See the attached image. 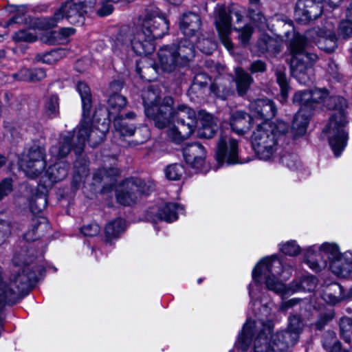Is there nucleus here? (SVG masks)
I'll list each match as a JSON object with an SVG mask.
<instances>
[{
  "label": "nucleus",
  "instance_id": "f257e3e1",
  "mask_svg": "<svg viewBox=\"0 0 352 352\" xmlns=\"http://www.w3.org/2000/svg\"><path fill=\"white\" fill-rule=\"evenodd\" d=\"M328 53L333 52L338 47L337 37L333 30L313 28L305 34H296L289 45L291 74L300 84L308 85L311 82V67L318 57L310 51L311 43Z\"/></svg>",
  "mask_w": 352,
  "mask_h": 352
},
{
  "label": "nucleus",
  "instance_id": "f03ea898",
  "mask_svg": "<svg viewBox=\"0 0 352 352\" xmlns=\"http://www.w3.org/2000/svg\"><path fill=\"white\" fill-rule=\"evenodd\" d=\"M266 320L261 318L258 321L248 320L243 327L242 333L239 337V344L243 351L250 347L253 336V346L251 352H286L296 343V336L289 332L281 331L272 335L270 340L268 336L274 329V322L271 316H267Z\"/></svg>",
  "mask_w": 352,
  "mask_h": 352
},
{
  "label": "nucleus",
  "instance_id": "7ed1b4c3",
  "mask_svg": "<svg viewBox=\"0 0 352 352\" xmlns=\"http://www.w3.org/2000/svg\"><path fill=\"white\" fill-rule=\"evenodd\" d=\"M292 274L289 266H283L282 262L276 256L267 257L261 260L252 271V278L256 282L261 281V277L265 278L266 287L276 294L287 296L294 292L313 291L316 287V279L312 276H303L299 281H294L287 287L278 277L285 280Z\"/></svg>",
  "mask_w": 352,
  "mask_h": 352
},
{
  "label": "nucleus",
  "instance_id": "20e7f679",
  "mask_svg": "<svg viewBox=\"0 0 352 352\" xmlns=\"http://www.w3.org/2000/svg\"><path fill=\"white\" fill-rule=\"evenodd\" d=\"M103 134L97 129L92 127L89 117H83L78 127L76 135L72 132L61 137L58 145L53 146L50 150L52 155L57 158L66 157L72 149L78 155L84 150L85 143L89 142L91 146H96L102 141Z\"/></svg>",
  "mask_w": 352,
  "mask_h": 352
},
{
  "label": "nucleus",
  "instance_id": "39448f33",
  "mask_svg": "<svg viewBox=\"0 0 352 352\" xmlns=\"http://www.w3.org/2000/svg\"><path fill=\"white\" fill-rule=\"evenodd\" d=\"M325 106L334 110L329 123L324 129L327 133L330 146L336 157L340 155L346 146L348 133L344 128L347 124L345 109L346 100L340 96H333L325 100Z\"/></svg>",
  "mask_w": 352,
  "mask_h": 352
},
{
  "label": "nucleus",
  "instance_id": "423d86ee",
  "mask_svg": "<svg viewBox=\"0 0 352 352\" xmlns=\"http://www.w3.org/2000/svg\"><path fill=\"white\" fill-rule=\"evenodd\" d=\"M287 131V125L283 121L258 124L252 135V146L258 157L264 161L274 160L279 142Z\"/></svg>",
  "mask_w": 352,
  "mask_h": 352
},
{
  "label": "nucleus",
  "instance_id": "0eeeda50",
  "mask_svg": "<svg viewBox=\"0 0 352 352\" xmlns=\"http://www.w3.org/2000/svg\"><path fill=\"white\" fill-rule=\"evenodd\" d=\"M327 96L328 92L325 89L302 91L295 94L293 102L299 105L300 109L295 115L292 124V131L294 136H302L306 133L314 104L323 101L325 102Z\"/></svg>",
  "mask_w": 352,
  "mask_h": 352
},
{
  "label": "nucleus",
  "instance_id": "6e6552de",
  "mask_svg": "<svg viewBox=\"0 0 352 352\" xmlns=\"http://www.w3.org/2000/svg\"><path fill=\"white\" fill-rule=\"evenodd\" d=\"M146 116L153 120L156 127L164 129L170 119L168 111L173 105V99L170 96L160 101V92L153 86L148 87L142 94Z\"/></svg>",
  "mask_w": 352,
  "mask_h": 352
},
{
  "label": "nucleus",
  "instance_id": "1a4fd4ad",
  "mask_svg": "<svg viewBox=\"0 0 352 352\" xmlns=\"http://www.w3.org/2000/svg\"><path fill=\"white\" fill-rule=\"evenodd\" d=\"M172 107L168 111L170 119L166 127L172 122H177V126L169 128L167 134L172 141L179 144L194 132L197 124L196 113L193 109L184 104L178 105L174 109Z\"/></svg>",
  "mask_w": 352,
  "mask_h": 352
},
{
  "label": "nucleus",
  "instance_id": "9d476101",
  "mask_svg": "<svg viewBox=\"0 0 352 352\" xmlns=\"http://www.w3.org/2000/svg\"><path fill=\"white\" fill-rule=\"evenodd\" d=\"M96 3V0H84L78 3L72 0L67 1L55 12L53 16L38 19L36 25L41 29H50L55 27L64 18L72 24L83 23L85 12L84 8L94 7Z\"/></svg>",
  "mask_w": 352,
  "mask_h": 352
},
{
  "label": "nucleus",
  "instance_id": "9b49d317",
  "mask_svg": "<svg viewBox=\"0 0 352 352\" xmlns=\"http://www.w3.org/2000/svg\"><path fill=\"white\" fill-rule=\"evenodd\" d=\"M168 21L157 8H146L139 16L135 28L153 39L160 38L169 28Z\"/></svg>",
  "mask_w": 352,
  "mask_h": 352
},
{
  "label": "nucleus",
  "instance_id": "f8f14e48",
  "mask_svg": "<svg viewBox=\"0 0 352 352\" xmlns=\"http://www.w3.org/2000/svg\"><path fill=\"white\" fill-rule=\"evenodd\" d=\"M320 254L329 260V269L336 276L352 278V253L341 254L337 245L324 243L320 247Z\"/></svg>",
  "mask_w": 352,
  "mask_h": 352
},
{
  "label": "nucleus",
  "instance_id": "ddd939ff",
  "mask_svg": "<svg viewBox=\"0 0 352 352\" xmlns=\"http://www.w3.org/2000/svg\"><path fill=\"white\" fill-rule=\"evenodd\" d=\"M45 149L43 146L33 144L21 156L19 166L31 178L40 175L46 166Z\"/></svg>",
  "mask_w": 352,
  "mask_h": 352
},
{
  "label": "nucleus",
  "instance_id": "4468645a",
  "mask_svg": "<svg viewBox=\"0 0 352 352\" xmlns=\"http://www.w3.org/2000/svg\"><path fill=\"white\" fill-rule=\"evenodd\" d=\"M153 189L154 184L151 182L146 184L138 178L126 179L117 191V200L120 204L129 206L136 201L139 195H148Z\"/></svg>",
  "mask_w": 352,
  "mask_h": 352
},
{
  "label": "nucleus",
  "instance_id": "2eb2a0df",
  "mask_svg": "<svg viewBox=\"0 0 352 352\" xmlns=\"http://www.w3.org/2000/svg\"><path fill=\"white\" fill-rule=\"evenodd\" d=\"M217 160L219 164L226 161L228 164L239 163L238 141L226 133H221L217 143Z\"/></svg>",
  "mask_w": 352,
  "mask_h": 352
},
{
  "label": "nucleus",
  "instance_id": "dca6fc26",
  "mask_svg": "<svg viewBox=\"0 0 352 352\" xmlns=\"http://www.w3.org/2000/svg\"><path fill=\"white\" fill-rule=\"evenodd\" d=\"M322 13V5L319 0H298L295 10V19L302 24L316 19Z\"/></svg>",
  "mask_w": 352,
  "mask_h": 352
},
{
  "label": "nucleus",
  "instance_id": "f3484780",
  "mask_svg": "<svg viewBox=\"0 0 352 352\" xmlns=\"http://www.w3.org/2000/svg\"><path fill=\"white\" fill-rule=\"evenodd\" d=\"M249 107L254 120H261L262 122L273 118L276 113L274 102L267 98H258L252 101Z\"/></svg>",
  "mask_w": 352,
  "mask_h": 352
},
{
  "label": "nucleus",
  "instance_id": "a211bd4d",
  "mask_svg": "<svg viewBox=\"0 0 352 352\" xmlns=\"http://www.w3.org/2000/svg\"><path fill=\"white\" fill-rule=\"evenodd\" d=\"M215 25L221 43L230 51L233 48L229 36L231 33V16L224 8L219 10L215 19Z\"/></svg>",
  "mask_w": 352,
  "mask_h": 352
},
{
  "label": "nucleus",
  "instance_id": "6ab92c4d",
  "mask_svg": "<svg viewBox=\"0 0 352 352\" xmlns=\"http://www.w3.org/2000/svg\"><path fill=\"white\" fill-rule=\"evenodd\" d=\"M131 47L138 55L149 54L155 50V39L135 28L132 32Z\"/></svg>",
  "mask_w": 352,
  "mask_h": 352
},
{
  "label": "nucleus",
  "instance_id": "aec40b11",
  "mask_svg": "<svg viewBox=\"0 0 352 352\" xmlns=\"http://www.w3.org/2000/svg\"><path fill=\"white\" fill-rule=\"evenodd\" d=\"M157 54L163 71L171 72L178 67L180 57L177 53V46H164L160 49Z\"/></svg>",
  "mask_w": 352,
  "mask_h": 352
},
{
  "label": "nucleus",
  "instance_id": "412c9836",
  "mask_svg": "<svg viewBox=\"0 0 352 352\" xmlns=\"http://www.w3.org/2000/svg\"><path fill=\"white\" fill-rule=\"evenodd\" d=\"M183 155L187 164L193 168H199L205 160L206 151L201 144L195 142L184 147Z\"/></svg>",
  "mask_w": 352,
  "mask_h": 352
},
{
  "label": "nucleus",
  "instance_id": "4be33fe9",
  "mask_svg": "<svg viewBox=\"0 0 352 352\" xmlns=\"http://www.w3.org/2000/svg\"><path fill=\"white\" fill-rule=\"evenodd\" d=\"M180 30L183 34L191 37L201 30V20L199 14L188 12L184 13L180 19Z\"/></svg>",
  "mask_w": 352,
  "mask_h": 352
},
{
  "label": "nucleus",
  "instance_id": "5701e85b",
  "mask_svg": "<svg viewBox=\"0 0 352 352\" xmlns=\"http://www.w3.org/2000/svg\"><path fill=\"white\" fill-rule=\"evenodd\" d=\"M253 122H254V118L252 113L248 114L239 111L232 114L230 124L234 133L238 135H243L250 129Z\"/></svg>",
  "mask_w": 352,
  "mask_h": 352
},
{
  "label": "nucleus",
  "instance_id": "b1692460",
  "mask_svg": "<svg viewBox=\"0 0 352 352\" xmlns=\"http://www.w3.org/2000/svg\"><path fill=\"white\" fill-rule=\"evenodd\" d=\"M272 22L271 30L280 38H289L290 35L292 34L293 36L291 39L292 40L296 34H300L295 32L292 21L283 16L276 15L272 18Z\"/></svg>",
  "mask_w": 352,
  "mask_h": 352
},
{
  "label": "nucleus",
  "instance_id": "393cba45",
  "mask_svg": "<svg viewBox=\"0 0 352 352\" xmlns=\"http://www.w3.org/2000/svg\"><path fill=\"white\" fill-rule=\"evenodd\" d=\"M50 230L47 220L41 217L32 219L30 228L24 234V239L27 241H34L43 236Z\"/></svg>",
  "mask_w": 352,
  "mask_h": 352
},
{
  "label": "nucleus",
  "instance_id": "a878e982",
  "mask_svg": "<svg viewBox=\"0 0 352 352\" xmlns=\"http://www.w3.org/2000/svg\"><path fill=\"white\" fill-rule=\"evenodd\" d=\"M69 168V164L64 161L56 162L49 166L44 175L47 179V180H44L45 185L47 186H52L54 183L64 179L68 174Z\"/></svg>",
  "mask_w": 352,
  "mask_h": 352
},
{
  "label": "nucleus",
  "instance_id": "bb28decb",
  "mask_svg": "<svg viewBox=\"0 0 352 352\" xmlns=\"http://www.w3.org/2000/svg\"><path fill=\"white\" fill-rule=\"evenodd\" d=\"M349 297V296L345 293L343 287L338 283L328 285L322 294L324 300L331 305H336Z\"/></svg>",
  "mask_w": 352,
  "mask_h": 352
},
{
  "label": "nucleus",
  "instance_id": "cd10ccee",
  "mask_svg": "<svg viewBox=\"0 0 352 352\" xmlns=\"http://www.w3.org/2000/svg\"><path fill=\"white\" fill-rule=\"evenodd\" d=\"M132 32L129 28H122L111 40L112 50L115 53L126 52L131 47Z\"/></svg>",
  "mask_w": 352,
  "mask_h": 352
},
{
  "label": "nucleus",
  "instance_id": "c85d7f7f",
  "mask_svg": "<svg viewBox=\"0 0 352 352\" xmlns=\"http://www.w3.org/2000/svg\"><path fill=\"white\" fill-rule=\"evenodd\" d=\"M126 98L122 95L116 94L111 95L108 100L107 111L109 120L119 119L123 116H120V111L126 107Z\"/></svg>",
  "mask_w": 352,
  "mask_h": 352
},
{
  "label": "nucleus",
  "instance_id": "c756f323",
  "mask_svg": "<svg viewBox=\"0 0 352 352\" xmlns=\"http://www.w3.org/2000/svg\"><path fill=\"white\" fill-rule=\"evenodd\" d=\"M234 82L238 95L243 96L249 90L254 82V79L250 74L241 67H236L235 69Z\"/></svg>",
  "mask_w": 352,
  "mask_h": 352
},
{
  "label": "nucleus",
  "instance_id": "7c9ffc66",
  "mask_svg": "<svg viewBox=\"0 0 352 352\" xmlns=\"http://www.w3.org/2000/svg\"><path fill=\"white\" fill-rule=\"evenodd\" d=\"M210 91L217 97L223 100L226 99L233 92L229 80L221 78H215L214 81L210 85Z\"/></svg>",
  "mask_w": 352,
  "mask_h": 352
},
{
  "label": "nucleus",
  "instance_id": "2f4dec72",
  "mask_svg": "<svg viewBox=\"0 0 352 352\" xmlns=\"http://www.w3.org/2000/svg\"><path fill=\"white\" fill-rule=\"evenodd\" d=\"M183 208L175 203L165 204L160 208L157 215L160 220L170 223L177 219V214Z\"/></svg>",
  "mask_w": 352,
  "mask_h": 352
},
{
  "label": "nucleus",
  "instance_id": "473e14b6",
  "mask_svg": "<svg viewBox=\"0 0 352 352\" xmlns=\"http://www.w3.org/2000/svg\"><path fill=\"white\" fill-rule=\"evenodd\" d=\"M247 18L257 28L263 29L269 28L267 19L260 8V5L250 6L246 14Z\"/></svg>",
  "mask_w": 352,
  "mask_h": 352
},
{
  "label": "nucleus",
  "instance_id": "72a5a7b5",
  "mask_svg": "<svg viewBox=\"0 0 352 352\" xmlns=\"http://www.w3.org/2000/svg\"><path fill=\"white\" fill-rule=\"evenodd\" d=\"M126 228V222L124 219L118 218L109 222L105 227L104 232L107 242L118 239Z\"/></svg>",
  "mask_w": 352,
  "mask_h": 352
},
{
  "label": "nucleus",
  "instance_id": "f704fd0d",
  "mask_svg": "<svg viewBox=\"0 0 352 352\" xmlns=\"http://www.w3.org/2000/svg\"><path fill=\"white\" fill-rule=\"evenodd\" d=\"M76 88L82 100V116L83 117H89L91 107V95L90 89L86 83L82 82H79L77 84Z\"/></svg>",
  "mask_w": 352,
  "mask_h": 352
},
{
  "label": "nucleus",
  "instance_id": "c9c22d12",
  "mask_svg": "<svg viewBox=\"0 0 352 352\" xmlns=\"http://www.w3.org/2000/svg\"><path fill=\"white\" fill-rule=\"evenodd\" d=\"M217 129L214 118L211 115H207L201 120V127L198 131V136L201 138H212Z\"/></svg>",
  "mask_w": 352,
  "mask_h": 352
},
{
  "label": "nucleus",
  "instance_id": "e433bc0d",
  "mask_svg": "<svg viewBox=\"0 0 352 352\" xmlns=\"http://www.w3.org/2000/svg\"><path fill=\"white\" fill-rule=\"evenodd\" d=\"M67 54L65 49L58 48L53 50L50 52H47L41 54H38L36 56L37 60L41 61L46 64H54L58 61Z\"/></svg>",
  "mask_w": 352,
  "mask_h": 352
},
{
  "label": "nucleus",
  "instance_id": "4c0bfd02",
  "mask_svg": "<svg viewBox=\"0 0 352 352\" xmlns=\"http://www.w3.org/2000/svg\"><path fill=\"white\" fill-rule=\"evenodd\" d=\"M317 256L318 255L315 246H310L306 250L305 254V262L314 271H320L322 267L327 265L326 261L318 262L316 259Z\"/></svg>",
  "mask_w": 352,
  "mask_h": 352
},
{
  "label": "nucleus",
  "instance_id": "58836bf2",
  "mask_svg": "<svg viewBox=\"0 0 352 352\" xmlns=\"http://www.w3.org/2000/svg\"><path fill=\"white\" fill-rule=\"evenodd\" d=\"M45 111L50 118H56L59 115V98L56 95H52L45 102Z\"/></svg>",
  "mask_w": 352,
  "mask_h": 352
},
{
  "label": "nucleus",
  "instance_id": "ea45409f",
  "mask_svg": "<svg viewBox=\"0 0 352 352\" xmlns=\"http://www.w3.org/2000/svg\"><path fill=\"white\" fill-rule=\"evenodd\" d=\"M304 324L300 318L298 316H293L289 318V323L286 330V332H289L290 335L296 336V341H298L300 334L302 331Z\"/></svg>",
  "mask_w": 352,
  "mask_h": 352
},
{
  "label": "nucleus",
  "instance_id": "a19ab883",
  "mask_svg": "<svg viewBox=\"0 0 352 352\" xmlns=\"http://www.w3.org/2000/svg\"><path fill=\"white\" fill-rule=\"evenodd\" d=\"M322 346L329 352H346L342 350L340 343L336 340L335 334L333 332H327L324 334Z\"/></svg>",
  "mask_w": 352,
  "mask_h": 352
},
{
  "label": "nucleus",
  "instance_id": "79ce46f5",
  "mask_svg": "<svg viewBox=\"0 0 352 352\" xmlns=\"http://www.w3.org/2000/svg\"><path fill=\"white\" fill-rule=\"evenodd\" d=\"M258 45L263 51L272 54L278 53L280 51L279 43L274 38L265 36L259 41Z\"/></svg>",
  "mask_w": 352,
  "mask_h": 352
},
{
  "label": "nucleus",
  "instance_id": "37998d69",
  "mask_svg": "<svg viewBox=\"0 0 352 352\" xmlns=\"http://www.w3.org/2000/svg\"><path fill=\"white\" fill-rule=\"evenodd\" d=\"M184 173V168L180 164H172L164 169V174L168 180L177 181L181 179Z\"/></svg>",
  "mask_w": 352,
  "mask_h": 352
},
{
  "label": "nucleus",
  "instance_id": "c03bdc74",
  "mask_svg": "<svg viewBox=\"0 0 352 352\" xmlns=\"http://www.w3.org/2000/svg\"><path fill=\"white\" fill-rule=\"evenodd\" d=\"M177 50L179 57L184 60H190L195 56L194 45L187 40L181 42Z\"/></svg>",
  "mask_w": 352,
  "mask_h": 352
},
{
  "label": "nucleus",
  "instance_id": "a18cd8bd",
  "mask_svg": "<svg viewBox=\"0 0 352 352\" xmlns=\"http://www.w3.org/2000/svg\"><path fill=\"white\" fill-rule=\"evenodd\" d=\"M115 129L122 136H132L135 131V127L133 125H129L123 121V117L116 119L113 121Z\"/></svg>",
  "mask_w": 352,
  "mask_h": 352
},
{
  "label": "nucleus",
  "instance_id": "49530a36",
  "mask_svg": "<svg viewBox=\"0 0 352 352\" xmlns=\"http://www.w3.org/2000/svg\"><path fill=\"white\" fill-rule=\"evenodd\" d=\"M340 333L346 342H349L352 338V319L343 317L340 321Z\"/></svg>",
  "mask_w": 352,
  "mask_h": 352
},
{
  "label": "nucleus",
  "instance_id": "de8ad7c7",
  "mask_svg": "<svg viewBox=\"0 0 352 352\" xmlns=\"http://www.w3.org/2000/svg\"><path fill=\"white\" fill-rule=\"evenodd\" d=\"M275 75L276 78V81L280 86L281 95L283 98H286L287 96L288 91H289V85L287 82V79L285 74V69L280 68L277 69L275 71Z\"/></svg>",
  "mask_w": 352,
  "mask_h": 352
},
{
  "label": "nucleus",
  "instance_id": "09e8293b",
  "mask_svg": "<svg viewBox=\"0 0 352 352\" xmlns=\"http://www.w3.org/2000/svg\"><path fill=\"white\" fill-rule=\"evenodd\" d=\"M197 47L206 54H211L216 49L217 45L212 38H199L196 42Z\"/></svg>",
  "mask_w": 352,
  "mask_h": 352
},
{
  "label": "nucleus",
  "instance_id": "8fccbe9b",
  "mask_svg": "<svg viewBox=\"0 0 352 352\" xmlns=\"http://www.w3.org/2000/svg\"><path fill=\"white\" fill-rule=\"evenodd\" d=\"M280 162L291 170H296L300 166L298 157L292 153L283 155L280 159Z\"/></svg>",
  "mask_w": 352,
  "mask_h": 352
},
{
  "label": "nucleus",
  "instance_id": "3c124183",
  "mask_svg": "<svg viewBox=\"0 0 352 352\" xmlns=\"http://www.w3.org/2000/svg\"><path fill=\"white\" fill-rule=\"evenodd\" d=\"M239 32V38L240 42L243 46L247 45L249 43L250 38L254 32L252 26L250 24L245 25L241 29H235Z\"/></svg>",
  "mask_w": 352,
  "mask_h": 352
},
{
  "label": "nucleus",
  "instance_id": "603ef678",
  "mask_svg": "<svg viewBox=\"0 0 352 352\" xmlns=\"http://www.w3.org/2000/svg\"><path fill=\"white\" fill-rule=\"evenodd\" d=\"M280 251L285 254L294 256L300 252V248L295 241H289L281 246Z\"/></svg>",
  "mask_w": 352,
  "mask_h": 352
},
{
  "label": "nucleus",
  "instance_id": "864d4df0",
  "mask_svg": "<svg viewBox=\"0 0 352 352\" xmlns=\"http://www.w3.org/2000/svg\"><path fill=\"white\" fill-rule=\"evenodd\" d=\"M338 32L340 36L346 38L352 36V20L346 19L342 21L339 25Z\"/></svg>",
  "mask_w": 352,
  "mask_h": 352
},
{
  "label": "nucleus",
  "instance_id": "5fc2aeb1",
  "mask_svg": "<svg viewBox=\"0 0 352 352\" xmlns=\"http://www.w3.org/2000/svg\"><path fill=\"white\" fill-rule=\"evenodd\" d=\"M12 38L15 42H34L36 40V36L30 32L21 30L16 32Z\"/></svg>",
  "mask_w": 352,
  "mask_h": 352
},
{
  "label": "nucleus",
  "instance_id": "6e6d98bb",
  "mask_svg": "<svg viewBox=\"0 0 352 352\" xmlns=\"http://www.w3.org/2000/svg\"><path fill=\"white\" fill-rule=\"evenodd\" d=\"M12 179L5 178L0 182V201L12 191Z\"/></svg>",
  "mask_w": 352,
  "mask_h": 352
},
{
  "label": "nucleus",
  "instance_id": "4d7b16f0",
  "mask_svg": "<svg viewBox=\"0 0 352 352\" xmlns=\"http://www.w3.org/2000/svg\"><path fill=\"white\" fill-rule=\"evenodd\" d=\"M11 232L10 222L0 219V245L3 244Z\"/></svg>",
  "mask_w": 352,
  "mask_h": 352
},
{
  "label": "nucleus",
  "instance_id": "13d9d810",
  "mask_svg": "<svg viewBox=\"0 0 352 352\" xmlns=\"http://www.w3.org/2000/svg\"><path fill=\"white\" fill-rule=\"evenodd\" d=\"M100 226L96 223H90L81 228V232L87 236H94L100 232Z\"/></svg>",
  "mask_w": 352,
  "mask_h": 352
},
{
  "label": "nucleus",
  "instance_id": "bf43d9fd",
  "mask_svg": "<svg viewBox=\"0 0 352 352\" xmlns=\"http://www.w3.org/2000/svg\"><path fill=\"white\" fill-rule=\"evenodd\" d=\"M30 82H36L44 79L46 76L45 71L42 68L30 69Z\"/></svg>",
  "mask_w": 352,
  "mask_h": 352
},
{
  "label": "nucleus",
  "instance_id": "052dcab7",
  "mask_svg": "<svg viewBox=\"0 0 352 352\" xmlns=\"http://www.w3.org/2000/svg\"><path fill=\"white\" fill-rule=\"evenodd\" d=\"M210 80V77L206 73H197L195 74L193 79V86H198L200 87H206Z\"/></svg>",
  "mask_w": 352,
  "mask_h": 352
},
{
  "label": "nucleus",
  "instance_id": "680f3d73",
  "mask_svg": "<svg viewBox=\"0 0 352 352\" xmlns=\"http://www.w3.org/2000/svg\"><path fill=\"white\" fill-rule=\"evenodd\" d=\"M113 10L114 8L112 4L107 0H102L101 7L97 10V14L100 16H106L111 14L113 12Z\"/></svg>",
  "mask_w": 352,
  "mask_h": 352
},
{
  "label": "nucleus",
  "instance_id": "e2e57ef3",
  "mask_svg": "<svg viewBox=\"0 0 352 352\" xmlns=\"http://www.w3.org/2000/svg\"><path fill=\"white\" fill-rule=\"evenodd\" d=\"M328 73L332 76L337 82H341L342 79V75L339 72L338 65L333 62L330 61L328 65Z\"/></svg>",
  "mask_w": 352,
  "mask_h": 352
},
{
  "label": "nucleus",
  "instance_id": "0e129e2a",
  "mask_svg": "<svg viewBox=\"0 0 352 352\" xmlns=\"http://www.w3.org/2000/svg\"><path fill=\"white\" fill-rule=\"evenodd\" d=\"M332 318L333 315L330 313L322 314L315 323L316 328L318 330L322 329Z\"/></svg>",
  "mask_w": 352,
  "mask_h": 352
},
{
  "label": "nucleus",
  "instance_id": "69168bd1",
  "mask_svg": "<svg viewBox=\"0 0 352 352\" xmlns=\"http://www.w3.org/2000/svg\"><path fill=\"white\" fill-rule=\"evenodd\" d=\"M30 69L28 68H22L19 70L17 72L12 74V78L14 80L17 81H27L30 82Z\"/></svg>",
  "mask_w": 352,
  "mask_h": 352
},
{
  "label": "nucleus",
  "instance_id": "338daca9",
  "mask_svg": "<svg viewBox=\"0 0 352 352\" xmlns=\"http://www.w3.org/2000/svg\"><path fill=\"white\" fill-rule=\"evenodd\" d=\"M249 70L251 74L264 72L266 70V65L262 60H256L251 63Z\"/></svg>",
  "mask_w": 352,
  "mask_h": 352
},
{
  "label": "nucleus",
  "instance_id": "774afa93",
  "mask_svg": "<svg viewBox=\"0 0 352 352\" xmlns=\"http://www.w3.org/2000/svg\"><path fill=\"white\" fill-rule=\"evenodd\" d=\"M74 32L75 30L72 28H61L58 32H51V36L55 38L60 35L62 36L63 38H66L67 37L74 34Z\"/></svg>",
  "mask_w": 352,
  "mask_h": 352
}]
</instances>
